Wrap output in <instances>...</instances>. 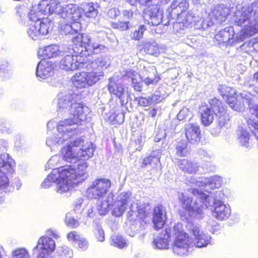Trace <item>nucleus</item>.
Segmentation results:
<instances>
[{"instance_id":"nucleus-1","label":"nucleus","mask_w":258,"mask_h":258,"mask_svg":"<svg viewBox=\"0 0 258 258\" xmlns=\"http://www.w3.org/2000/svg\"><path fill=\"white\" fill-rule=\"evenodd\" d=\"M69 122L67 120L61 122L58 133L47 138L46 145L51 150H56L60 146L66 144L61 152L63 159L67 162H75L79 159L87 160L93 156L95 147L91 142L84 144L82 138L77 137L81 134L78 126H72Z\"/></svg>"},{"instance_id":"nucleus-2","label":"nucleus","mask_w":258,"mask_h":258,"mask_svg":"<svg viewBox=\"0 0 258 258\" xmlns=\"http://www.w3.org/2000/svg\"><path fill=\"white\" fill-rule=\"evenodd\" d=\"M77 95L74 94L64 92L59 93L56 98L57 112L63 115L70 114L72 116L71 118L65 119L60 121L57 125L58 127L61 122L69 121L71 125L82 124L87 118V113L89 112L88 108L81 103L77 102Z\"/></svg>"},{"instance_id":"nucleus-3","label":"nucleus","mask_w":258,"mask_h":258,"mask_svg":"<svg viewBox=\"0 0 258 258\" xmlns=\"http://www.w3.org/2000/svg\"><path fill=\"white\" fill-rule=\"evenodd\" d=\"M108 66L107 58L103 56L85 61L81 65V69H86L88 72L77 73L72 77L74 86L78 89H83L95 85L103 78V71Z\"/></svg>"},{"instance_id":"nucleus-4","label":"nucleus","mask_w":258,"mask_h":258,"mask_svg":"<svg viewBox=\"0 0 258 258\" xmlns=\"http://www.w3.org/2000/svg\"><path fill=\"white\" fill-rule=\"evenodd\" d=\"M174 241L172 250L174 254L183 256L187 254L188 240L183 233V226L181 223H176L173 227H168L159 235L155 238L153 246L159 249H167L169 241Z\"/></svg>"},{"instance_id":"nucleus-5","label":"nucleus","mask_w":258,"mask_h":258,"mask_svg":"<svg viewBox=\"0 0 258 258\" xmlns=\"http://www.w3.org/2000/svg\"><path fill=\"white\" fill-rule=\"evenodd\" d=\"M235 23L242 27L235 39L243 41L258 31V2L245 5L235 13Z\"/></svg>"},{"instance_id":"nucleus-6","label":"nucleus","mask_w":258,"mask_h":258,"mask_svg":"<svg viewBox=\"0 0 258 258\" xmlns=\"http://www.w3.org/2000/svg\"><path fill=\"white\" fill-rule=\"evenodd\" d=\"M189 191L192 194L196 199L194 200L192 198L183 192H178V198L179 202L182 208L188 212L191 217L201 219L204 216V209L207 208L208 203L206 201L209 194L204 193L203 191L197 188H191Z\"/></svg>"},{"instance_id":"nucleus-7","label":"nucleus","mask_w":258,"mask_h":258,"mask_svg":"<svg viewBox=\"0 0 258 258\" xmlns=\"http://www.w3.org/2000/svg\"><path fill=\"white\" fill-rule=\"evenodd\" d=\"M67 171L62 167L53 169L41 184L43 188L50 187L53 183H56L55 190L57 193L62 194L70 190V183L66 179Z\"/></svg>"},{"instance_id":"nucleus-8","label":"nucleus","mask_w":258,"mask_h":258,"mask_svg":"<svg viewBox=\"0 0 258 258\" xmlns=\"http://www.w3.org/2000/svg\"><path fill=\"white\" fill-rule=\"evenodd\" d=\"M223 196L224 194L221 191L209 192V197L206 201L208 203L207 208L212 206L213 216L219 220L227 219L231 215V209L229 206L226 205L221 201Z\"/></svg>"},{"instance_id":"nucleus-9","label":"nucleus","mask_w":258,"mask_h":258,"mask_svg":"<svg viewBox=\"0 0 258 258\" xmlns=\"http://www.w3.org/2000/svg\"><path fill=\"white\" fill-rule=\"evenodd\" d=\"M29 19L32 21L27 30L29 36L36 40L48 33L50 24L47 20H41L40 12H36L33 9L28 14Z\"/></svg>"},{"instance_id":"nucleus-10","label":"nucleus","mask_w":258,"mask_h":258,"mask_svg":"<svg viewBox=\"0 0 258 258\" xmlns=\"http://www.w3.org/2000/svg\"><path fill=\"white\" fill-rule=\"evenodd\" d=\"M88 163L85 160L79 161L77 164V168L75 169L70 165L61 166L62 169L67 171L66 179L70 183V189L73 184H77L86 179L89 176L87 170Z\"/></svg>"},{"instance_id":"nucleus-11","label":"nucleus","mask_w":258,"mask_h":258,"mask_svg":"<svg viewBox=\"0 0 258 258\" xmlns=\"http://www.w3.org/2000/svg\"><path fill=\"white\" fill-rule=\"evenodd\" d=\"M183 233L188 242L189 245L187 248V253L189 251V248L194 245L196 247L201 248L207 246L211 243V236L205 233L199 226L195 225L190 226L189 230L190 237H189L183 230Z\"/></svg>"},{"instance_id":"nucleus-12","label":"nucleus","mask_w":258,"mask_h":258,"mask_svg":"<svg viewBox=\"0 0 258 258\" xmlns=\"http://www.w3.org/2000/svg\"><path fill=\"white\" fill-rule=\"evenodd\" d=\"M135 203L131 191H123L118 195L115 200H114L112 214L116 217H120L125 211L128 206L131 210V205Z\"/></svg>"},{"instance_id":"nucleus-13","label":"nucleus","mask_w":258,"mask_h":258,"mask_svg":"<svg viewBox=\"0 0 258 258\" xmlns=\"http://www.w3.org/2000/svg\"><path fill=\"white\" fill-rule=\"evenodd\" d=\"M67 0H44L39 5L33 6L32 8L41 14H55L59 16L62 7Z\"/></svg>"},{"instance_id":"nucleus-14","label":"nucleus","mask_w":258,"mask_h":258,"mask_svg":"<svg viewBox=\"0 0 258 258\" xmlns=\"http://www.w3.org/2000/svg\"><path fill=\"white\" fill-rule=\"evenodd\" d=\"M111 185V182L108 179L105 178L96 179L88 188L87 194L90 198L99 199L106 194Z\"/></svg>"},{"instance_id":"nucleus-15","label":"nucleus","mask_w":258,"mask_h":258,"mask_svg":"<svg viewBox=\"0 0 258 258\" xmlns=\"http://www.w3.org/2000/svg\"><path fill=\"white\" fill-rule=\"evenodd\" d=\"M46 234V236H43L39 238L36 246L33 249L51 254L54 251L56 245L54 240L49 236H51L55 239H58L59 236L56 232L51 230H47Z\"/></svg>"},{"instance_id":"nucleus-16","label":"nucleus","mask_w":258,"mask_h":258,"mask_svg":"<svg viewBox=\"0 0 258 258\" xmlns=\"http://www.w3.org/2000/svg\"><path fill=\"white\" fill-rule=\"evenodd\" d=\"M107 88L109 93L118 98L122 104L127 103L130 97L128 88L118 82L116 77H113L108 80Z\"/></svg>"},{"instance_id":"nucleus-17","label":"nucleus","mask_w":258,"mask_h":258,"mask_svg":"<svg viewBox=\"0 0 258 258\" xmlns=\"http://www.w3.org/2000/svg\"><path fill=\"white\" fill-rule=\"evenodd\" d=\"M72 39L75 45L84 47L86 50H90L95 53H99L106 49V47L102 44L92 43L87 34H78L76 36H73Z\"/></svg>"},{"instance_id":"nucleus-18","label":"nucleus","mask_w":258,"mask_h":258,"mask_svg":"<svg viewBox=\"0 0 258 258\" xmlns=\"http://www.w3.org/2000/svg\"><path fill=\"white\" fill-rule=\"evenodd\" d=\"M209 103L211 104L215 115L219 117L218 125L217 126L218 132L214 133L213 131H212L213 134H215L216 135L219 134L220 130L224 126L228 125V122L225 118L226 112L221 102L217 99L214 98L211 99Z\"/></svg>"},{"instance_id":"nucleus-19","label":"nucleus","mask_w":258,"mask_h":258,"mask_svg":"<svg viewBox=\"0 0 258 258\" xmlns=\"http://www.w3.org/2000/svg\"><path fill=\"white\" fill-rule=\"evenodd\" d=\"M222 178L219 176L215 175L214 176H211L207 178H201L196 182V185L199 187H204L205 191H203L204 193L209 194L208 192H215L218 190H214L213 191H209L208 190L209 188L213 189V188H218L221 186L222 184Z\"/></svg>"},{"instance_id":"nucleus-20","label":"nucleus","mask_w":258,"mask_h":258,"mask_svg":"<svg viewBox=\"0 0 258 258\" xmlns=\"http://www.w3.org/2000/svg\"><path fill=\"white\" fill-rule=\"evenodd\" d=\"M81 56L73 55H66L60 62L61 69L67 71H74L77 69H81V65L85 62L82 61Z\"/></svg>"},{"instance_id":"nucleus-21","label":"nucleus","mask_w":258,"mask_h":258,"mask_svg":"<svg viewBox=\"0 0 258 258\" xmlns=\"http://www.w3.org/2000/svg\"><path fill=\"white\" fill-rule=\"evenodd\" d=\"M59 17L68 22L78 21L81 17V14L76 5L73 4L67 5L64 3Z\"/></svg>"},{"instance_id":"nucleus-22","label":"nucleus","mask_w":258,"mask_h":258,"mask_svg":"<svg viewBox=\"0 0 258 258\" xmlns=\"http://www.w3.org/2000/svg\"><path fill=\"white\" fill-rule=\"evenodd\" d=\"M53 67L51 61L47 60L40 61L37 64L36 76L39 80H45L53 75Z\"/></svg>"},{"instance_id":"nucleus-23","label":"nucleus","mask_w":258,"mask_h":258,"mask_svg":"<svg viewBox=\"0 0 258 258\" xmlns=\"http://www.w3.org/2000/svg\"><path fill=\"white\" fill-rule=\"evenodd\" d=\"M163 12L157 5L153 6L150 8L146 13L145 18L148 24L153 26H158L162 21Z\"/></svg>"},{"instance_id":"nucleus-24","label":"nucleus","mask_w":258,"mask_h":258,"mask_svg":"<svg viewBox=\"0 0 258 258\" xmlns=\"http://www.w3.org/2000/svg\"><path fill=\"white\" fill-rule=\"evenodd\" d=\"M166 219V213L165 208L161 205H158L154 208L153 222L154 227L157 229L161 228L164 225Z\"/></svg>"},{"instance_id":"nucleus-25","label":"nucleus","mask_w":258,"mask_h":258,"mask_svg":"<svg viewBox=\"0 0 258 258\" xmlns=\"http://www.w3.org/2000/svg\"><path fill=\"white\" fill-rule=\"evenodd\" d=\"M187 140L191 143L199 142L201 139V132L197 123H188L185 127Z\"/></svg>"},{"instance_id":"nucleus-26","label":"nucleus","mask_w":258,"mask_h":258,"mask_svg":"<svg viewBox=\"0 0 258 258\" xmlns=\"http://www.w3.org/2000/svg\"><path fill=\"white\" fill-rule=\"evenodd\" d=\"M62 50L57 45L52 44L40 48L38 55L45 58H52L60 56L62 54Z\"/></svg>"},{"instance_id":"nucleus-27","label":"nucleus","mask_w":258,"mask_h":258,"mask_svg":"<svg viewBox=\"0 0 258 258\" xmlns=\"http://www.w3.org/2000/svg\"><path fill=\"white\" fill-rule=\"evenodd\" d=\"M14 161L7 153H3L0 156V172L11 174L14 171Z\"/></svg>"},{"instance_id":"nucleus-28","label":"nucleus","mask_w":258,"mask_h":258,"mask_svg":"<svg viewBox=\"0 0 258 258\" xmlns=\"http://www.w3.org/2000/svg\"><path fill=\"white\" fill-rule=\"evenodd\" d=\"M202 105L200 107L199 112L201 114L202 123L205 126H209L213 121L214 118V112L212 105Z\"/></svg>"},{"instance_id":"nucleus-29","label":"nucleus","mask_w":258,"mask_h":258,"mask_svg":"<svg viewBox=\"0 0 258 258\" xmlns=\"http://www.w3.org/2000/svg\"><path fill=\"white\" fill-rule=\"evenodd\" d=\"M114 203V195L110 192L105 200H98L97 203V209L100 215H105L111 208L112 211V205Z\"/></svg>"},{"instance_id":"nucleus-30","label":"nucleus","mask_w":258,"mask_h":258,"mask_svg":"<svg viewBox=\"0 0 258 258\" xmlns=\"http://www.w3.org/2000/svg\"><path fill=\"white\" fill-rule=\"evenodd\" d=\"M247 95H252L249 93H242L241 94V97L237 99V98L228 99L229 106L234 110L237 111H243L246 108H248L247 102L245 100V97Z\"/></svg>"},{"instance_id":"nucleus-31","label":"nucleus","mask_w":258,"mask_h":258,"mask_svg":"<svg viewBox=\"0 0 258 258\" xmlns=\"http://www.w3.org/2000/svg\"><path fill=\"white\" fill-rule=\"evenodd\" d=\"M147 213L145 208L139 207L137 203L131 205L127 217L131 220H142L146 217Z\"/></svg>"},{"instance_id":"nucleus-32","label":"nucleus","mask_w":258,"mask_h":258,"mask_svg":"<svg viewBox=\"0 0 258 258\" xmlns=\"http://www.w3.org/2000/svg\"><path fill=\"white\" fill-rule=\"evenodd\" d=\"M234 32L233 28L228 27L225 28L217 34L215 38L219 43L230 42V40L234 38Z\"/></svg>"},{"instance_id":"nucleus-33","label":"nucleus","mask_w":258,"mask_h":258,"mask_svg":"<svg viewBox=\"0 0 258 258\" xmlns=\"http://www.w3.org/2000/svg\"><path fill=\"white\" fill-rule=\"evenodd\" d=\"M124 76L132 79L134 89L137 91H140L143 85V81L140 75L135 71L128 69L126 70Z\"/></svg>"},{"instance_id":"nucleus-34","label":"nucleus","mask_w":258,"mask_h":258,"mask_svg":"<svg viewBox=\"0 0 258 258\" xmlns=\"http://www.w3.org/2000/svg\"><path fill=\"white\" fill-rule=\"evenodd\" d=\"M177 165L180 169L188 173H196L198 170V166L196 163L186 159L179 160Z\"/></svg>"},{"instance_id":"nucleus-35","label":"nucleus","mask_w":258,"mask_h":258,"mask_svg":"<svg viewBox=\"0 0 258 258\" xmlns=\"http://www.w3.org/2000/svg\"><path fill=\"white\" fill-rule=\"evenodd\" d=\"M245 100L247 102L249 112L258 118V105L256 104L257 98L255 95H247L245 97Z\"/></svg>"},{"instance_id":"nucleus-36","label":"nucleus","mask_w":258,"mask_h":258,"mask_svg":"<svg viewBox=\"0 0 258 258\" xmlns=\"http://www.w3.org/2000/svg\"><path fill=\"white\" fill-rule=\"evenodd\" d=\"M161 152L159 150L153 151L149 156L146 157L143 160L142 166L144 167L147 165L153 164L157 165L160 162Z\"/></svg>"},{"instance_id":"nucleus-37","label":"nucleus","mask_w":258,"mask_h":258,"mask_svg":"<svg viewBox=\"0 0 258 258\" xmlns=\"http://www.w3.org/2000/svg\"><path fill=\"white\" fill-rule=\"evenodd\" d=\"M218 90L224 99L227 101V103H228V99L230 98L232 100V98L236 97V93L233 88L221 85L219 86Z\"/></svg>"},{"instance_id":"nucleus-38","label":"nucleus","mask_w":258,"mask_h":258,"mask_svg":"<svg viewBox=\"0 0 258 258\" xmlns=\"http://www.w3.org/2000/svg\"><path fill=\"white\" fill-rule=\"evenodd\" d=\"M144 50L148 54L157 56L160 53L161 48L156 42L152 41L147 42L144 44Z\"/></svg>"},{"instance_id":"nucleus-39","label":"nucleus","mask_w":258,"mask_h":258,"mask_svg":"<svg viewBox=\"0 0 258 258\" xmlns=\"http://www.w3.org/2000/svg\"><path fill=\"white\" fill-rule=\"evenodd\" d=\"M249 133L243 128H241L238 132V140L240 145L242 147L247 148L249 140Z\"/></svg>"},{"instance_id":"nucleus-40","label":"nucleus","mask_w":258,"mask_h":258,"mask_svg":"<svg viewBox=\"0 0 258 258\" xmlns=\"http://www.w3.org/2000/svg\"><path fill=\"white\" fill-rule=\"evenodd\" d=\"M229 13V9L226 8L224 9L221 7H219L216 10L213 12V14L215 16L216 20L220 23L225 21Z\"/></svg>"},{"instance_id":"nucleus-41","label":"nucleus","mask_w":258,"mask_h":258,"mask_svg":"<svg viewBox=\"0 0 258 258\" xmlns=\"http://www.w3.org/2000/svg\"><path fill=\"white\" fill-rule=\"evenodd\" d=\"M147 30V27L144 25H139L131 33L130 37L132 40H140L143 37L144 32Z\"/></svg>"},{"instance_id":"nucleus-42","label":"nucleus","mask_w":258,"mask_h":258,"mask_svg":"<svg viewBox=\"0 0 258 258\" xmlns=\"http://www.w3.org/2000/svg\"><path fill=\"white\" fill-rule=\"evenodd\" d=\"M12 258H30V253L25 248H18L12 251Z\"/></svg>"},{"instance_id":"nucleus-43","label":"nucleus","mask_w":258,"mask_h":258,"mask_svg":"<svg viewBox=\"0 0 258 258\" xmlns=\"http://www.w3.org/2000/svg\"><path fill=\"white\" fill-rule=\"evenodd\" d=\"M176 154L179 156H186L188 153L186 142L184 141L178 142L176 146Z\"/></svg>"},{"instance_id":"nucleus-44","label":"nucleus","mask_w":258,"mask_h":258,"mask_svg":"<svg viewBox=\"0 0 258 258\" xmlns=\"http://www.w3.org/2000/svg\"><path fill=\"white\" fill-rule=\"evenodd\" d=\"M168 11L171 17H178L183 13L178 5V2L176 0L172 2L170 8L168 9Z\"/></svg>"},{"instance_id":"nucleus-45","label":"nucleus","mask_w":258,"mask_h":258,"mask_svg":"<svg viewBox=\"0 0 258 258\" xmlns=\"http://www.w3.org/2000/svg\"><path fill=\"white\" fill-rule=\"evenodd\" d=\"M58 253L61 258H72L74 256L72 249L66 245L58 248Z\"/></svg>"},{"instance_id":"nucleus-46","label":"nucleus","mask_w":258,"mask_h":258,"mask_svg":"<svg viewBox=\"0 0 258 258\" xmlns=\"http://www.w3.org/2000/svg\"><path fill=\"white\" fill-rule=\"evenodd\" d=\"M111 245L119 248H122L126 245L125 240L119 235H113L111 236Z\"/></svg>"},{"instance_id":"nucleus-47","label":"nucleus","mask_w":258,"mask_h":258,"mask_svg":"<svg viewBox=\"0 0 258 258\" xmlns=\"http://www.w3.org/2000/svg\"><path fill=\"white\" fill-rule=\"evenodd\" d=\"M84 11L85 15L88 18H95L98 14L97 10H96L91 4L86 5Z\"/></svg>"},{"instance_id":"nucleus-48","label":"nucleus","mask_w":258,"mask_h":258,"mask_svg":"<svg viewBox=\"0 0 258 258\" xmlns=\"http://www.w3.org/2000/svg\"><path fill=\"white\" fill-rule=\"evenodd\" d=\"M247 123L249 128L258 140V122L249 118L247 120Z\"/></svg>"},{"instance_id":"nucleus-49","label":"nucleus","mask_w":258,"mask_h":258,"mask_svg":"<svg viewBox=\"0 0 258 258\" xmlns=\"http://www.w3.org/2000/svg\"><path fill=\"white\" fill-rule=\"evenodd\" d=\"M65 222L68 226L73 228H76L80 225L79 222L72 217L70 214H67Z\"/></svg>"},{"instance_id":"nucleus-50","label":"nucleus","mask_w":258,"mask_h":258,"mask_svg":"<svg viewBox=\"0 0 258 258\" xmlns=\"http://www.w3.org/2000/svg\"><path fill=\"white\" fill-rule=\"evenodd\" d=\"M60 159V157L59 155H55L52 156L47 163L46 164L45 167L46 169L52 168L58 165Z\"/></svg>"},{"instance_id":"nucleus-51","label":"nucleus","mask_w":258,"mask_h":258,"mask_svg":"<svg viewBox=\"0 0 258 258\" xmlns=\"http://www.w3.org/2000/svg\"><path fill=\"white\" fill-rule=\"evenodd\" d=\"M8 175L4 172H0V189L5 190L8 186L9 183Z\"/></svg>"},{"instance_id":"nucleus-52","label":"nucleus","mask_w":258,"mask_h":258,"mask_svg":"<svg viewBox=\"0 0 258 258\" xmlns=\"http://www.w3.org/2000/svg\"><path fill=\"white\" fill-rule=\"evenodd\" d=\"M82 236L76 231H72L69 232L67 235L68 240L72 243H77Z\"/></svg>"},{"instance_id":"nucleus-53","label":"nucleus","mask_w":258,"mask_h":258,"mask_svg":"<svg viewBox=\"0 0 258 258\" xmlns=\"http://www.w3.org/2000/svg\"><path fill=\"white\" fill-rule=\"evenodd\" d=\"M128 22H118L112 23L111 25L112 28L121 31H124L128 29Z\"/></svg>"},{"instance_id":"nucleus-54","label":"nucleus","mask_w":258,"mask_h":258,"mask_svg":"<svg viewBox=\"0 0 258 258\" xmlns=\"http://www.w3.org/2000/svg\"><path fill=\"white\" fill-rule=\"evenodd\" d=\"M136 100L138 101V104L141 106H147L152 104L150 97H139L136 98Z\"/></svg>"},{"instance_id":"nucleus-55","label":"nucleus","mask_w":258,"mask_h":258,"mask_svg":"<svg viewBox=\"0 0 258 258\" xmlns=\"http://www.w3.org/2000/svg\"><path fill=\"white\" fill-rule=\"evenodd\" d=\"M77 243L78 244L79 248L81 250L85 251L88 248L89 245L88 242L87 240L82 236L81 237L79 240H78Z\"/></svg>"},{"instance_id":"nucleus-56","label":"nucleus","mask_w":258,"mask_h":258,"mask_svg":"<svg viewBox=\"0 0 258 258\" xmlns=\"http://www.w3.org/2000/svg\"><path fill=\"white\" fill-rule=\"evenodd\" d=\"M95 235L98 241L103 242L104 241V232L103 229L100 226H97L96 231L95 232Z\"/></svg>"},{"instance_id":"nucleus-57","label":"nucleus","mask_w":258,"mask_h":258,"mask_svg":"<svg viewBox=\"0 0 258 258\" xmlns=\"http://www.w3.org/2000/svg\"><path fill=\"white\" fill-rule=\"evenodd\" d=\"M10 71V69L8 62L2 61L0 64V75L4 77L6 74H8Z\"/></svg>"},{"instance_id":"nucleus-58","label":"nucleus","mask_w":258,"mask_h":258,"mask_svg":"<svg viewBox=\"0 0 258 258\" xmlns=\"http://www.w3.org/2000/svg\"><path fill=\"white\" fill-rule=\"evenodd\" d=\"M32 254L35 258H51V254L32 249Z\"/></svg>"},{"instance_id":"nucleus-59","label":"nucleus","mask_w":258,"mask_h":258,"mask_svg":"<svg viewBox=\"0 0 258 258\" xmlns=\"http://www.w3.org/2000/svg\"><path fill=\"white\" fill-rule=\"evenodd\" d=\"M152 104L157 103L162 101L163 96L161 95L160 93L158 92H156L150 97Z\"/></svg>"},{"instance_id":"nucleus-60","label":"nucleus","mask_w":258,"mask_h":258,"mask_svg":"<svg viewBox=\"0 0 258 258\" xmlns=\"http://www.w3.org/2000/svg\"><path fill=\"white\" fill-rule=\"evenodd\" d=\"M159 80V77H154V78L152 76H149L148 77L146 78L144 80V82L145 84H146L147 85H149L150 84L154 85L155 84H156Z\"/></svg>"},{"instance_id":"nucleus-61","label":"nucleus","mask_w":258,"mask_h":258,"mask_svg":"<svg viewBox=\"0 0 258 258\" xmlns=\"http://www.w3.org/2000/svg\"><path fill=\"white\" fill-rule=\"evenodd\" d=\"M0 130L3 133L10 132V125L7 121L4 120H0Z\"/></svg>"},{"instance_id":"nucleus-62","label":"nucleus","mask_w":258,"mask_h":258,"mask_svg":"<svg viewBox=\"0 0 258 258\" xmlns=\"http://www.w3.org/2000/svg\"><path fill=\"white\" fill-rule=\"evenodd\" d=\"M114 120L118 124H121L124 121V114L123 112H118L115 113L113 115Z\"/></svg>"},{"instance_id":"nucleus-63","label":"nucleus","mask_w":258,"mask_h":258,"mask_svg":"<svg viewBox=\"0 0 258 258\" xmlns=\"http://www.w3.org/2000/svg\"><path fill=\"white\" fill-rule=\"evenodd\" d=\"M120 14V12L118 9L111 8L108 11L107 15L110 18H115Z\"/></svg>"},{"instance_id":"nucleus-64","label":"nucleus","mask_w":258,"mask_h":258,"mask_svg":"<svg viewBox=\"0 0 258 258\" xmlns=\"http://www.w3.org/2000/svg\"><path fill=\"white\" fill-rule=\"evenodd\" d=\"M70 23L72 27L73 32H74V35L76 34L80 28L81 24L78 21H71Z\"/></svg>"}]
</instances>
